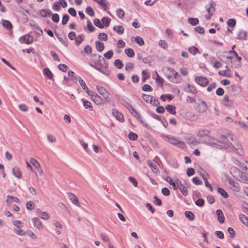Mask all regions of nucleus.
Here are the masks:
<instances>
[{
  "label": "nucleus",
  "instance_id": "4be33fe9",
  "mask_svg": "<svg viewBox=\"0 0 248 248\" xmlns=\"http://www.w3.org/2000/svg\"><path fill=\"white\" fill-rule=\"evenodd\" d=\"M165 108L168 112L171 114L175 115L176 113V107L174 105H168L166 106Z\"/></svg>",
  "mask_w": 248,
  "mask_h": 248
},
{
  "label": "nucleus",
  "instance_id": "cd10ccee",
  "mask_svg": "<svg viewBox=\"0 0 248 248\" xmlns=\"http://www.w3.org/2000/svg\"><path fill=\"white\" fill-rule=\"evenodd\" d=\"M147 162L148 165L152 169V170L154 173H157L159 172V170L158 168L156 167V166L154 164V163H152L151 161L148 160Z\"/></svg>",
  "mask_w": 248,
  "mask_h": 248
},
{
  "label": "nucleus",
  "instance_id": "72a5a7b5",
  "mask_svg": "<svg viewBox=\"0 0 248 248\" xmlns=\"http://www.w3.org/2000/svg\"><path fill=\"white\" fill-rule=\"evenodd\" d=\"M103 96L104 97V99L107 102L109 103H113V102L112 101V97L111 94L108 92L106 93H105V95H103Z\"/></svg>",
  "mask_w": 248,
  "mask_h": 248
},
{
  "label": "nucleus",
  "instance_id": "e433bc0d",
  "mask_svg": "<svg viewBox=\"0 0 248 248\" xmlns=\"http://www.w3.org/2000/svg\"><path fill=\"white\" fill-rule=\"evenodd\" d=\"M83 104L84 107L86 109H89L90 110H93V106H92L91 103L88 100H85L82 99Z\"/></svg>",
  "mask_w": 248,
  "mask_h": 248
},
{
  "label": "nucleus",
  "instance_id": "4d7b16f0",
  "mask_svg": "<svg viewBox=\"0 0 248 248\" xmlns=\"http://www.w3.org/2000/svg\"><path fill=\"white\" fill-rule=\"evenodd\" d=\"M98 38L102 41H106L108 37L107 34L105 32H101L98 34Z\"/></svg>",
  "mask_w": 248,
  "mask_h": 248
},
{
  "label": "nucleus",
  "instance_id": "3c124183",
  "mask_svg": "<svg viewBox=\"0 0 248 248\" xmlns=\"http://www.w3.org/2000/svg\"><path fill=\"white\" fill-rule=\"evenodd\" d=\"M95 63H97L99 66H102L101 62L102 61H105V59L103 58L101 55H98L97 59L94 58Z\"/></svg>",
  "mask_w": 248,
  "mask_h": 248
},
{
  "label": "nucleus",
  "instance_id": "49530a36",
  "mask_svg": "<svg viewBox=\"0 0 248 248\" xmlns=\"http://www.w3.org/2000/svg\"><path fill=\"white\" fill-rule=\"evenodd\" d=\"M96 89L102 96L105 95V93L108 92L105 88L102 86H97Z\"/></svg>",
  "mask_w": 248,
  "mask_h": 248
},
{
  "label": "nucleus",
  "instance_id": "6e6d98bb",
  "mask_svg": "<svg viewBox=\"0 0 248 248\" xmlns=\"http://www.w3.org/2000/svg\"><path fill=\"white\" fill-rule=\"evenodd\" d=\"M86 13L91 16H93L94 15V12L91 6H88L86 8Z\"/></svg>",
  "mask_w": 248,
  "mask_h": 248
},
{
  "label": "nucleus",
  "instance_id": "412c9836",
  "mask_svg": "<svg viewBox=\"0 0 248 248\" xmlns=\"http://www.w3.org/2000/svg\"><path fill=\"white\" fill-rule=\"evenodd\" d=\"M215 5V3L212 2L209 5L206 6V8L208 14H213L216 10Z\"/></svg>",
  "mask_w": 248,
  "mask_h": 248
},
{
  "label": "nucleus",
  "instance_id": "bf43d9fd",
  "mask_svg": "<svg viewBox=\"0 0 248 248\" xmlns=\"http://www.w3.org/2000/svg\"><path fill=\"white\" fill-rule=\"evenodd\" d=\"M194 31L196 32L200 33L201 34H203L205 32L204 28H203L202 27H201V26H197V27H195L194 28Z\"/></svg>",
  "mask_w": 248,
  "mask_h": 248
},
{
  "label": "nucleus",
  "instance_id": "8fccbe9b",
  "mask_svg": "<svg viewBox=\"0 0 248 248\" xmlns=\"http://www.w3.org/2000/svg\"><path fill=\"white\" fill-rule=\"evenodd\" d=\"M188 50L191 54L194 55H196L198 52L200 53V52L199 51V49L194 46L190 47L188 48Z\"/></svg>",
  "mask_w": 248,
  "mask_h": 248
},
{
  "label": "nucleus",
  "instance_id": "f03ea898",
  "mask_svg": "<svg viewBox=\"0 0 248 248\" xmlns=\"http://www.w3.org/2000/svg\"><path fill=\"white\" fill-rule=\"evenodd\" d=\"M210 133L209 130L206 129H200L199 130L197 134V136L201 138L204 139L205 140H209L210 137L209 134Z\"/></svg>",
  "mask_w": 248,
  "mask_h": 248
},
{
  "label": "nucleus",
  "instance_id": "393cba45",
  "mask_svg": "<svg viewBox=\"0 0 248 248\" xmlns=\"http://www.w3.org/2000/svg\"><path fill=\"white\" fill-rule=\"evenodd\" d=\"M247 32L243 31V30H240L237 36V39L239 40H246V36H247Z\"/></svg>",
  "mask_w": 248,
  "mask_h": 248
},
{
  "label": "nucleus",
  "instance_id": "0eeeda50",
  "mask_svg": "<svg viewBox=\"0 0 248 248\" xmlns=\"http://www.w3.org/2000/svg\"><path fill=\"white\" fill-rule=\"evenodd\" d=\"M112 112L113 115L116 118L117 120L120 122H124V116L122 113L120 112L115 108H113L112 110Z\"/></svg>",
  "mask_w": 248,
  "mask_h": 248
},
{
  "label": "nucleus",
  "instance_id": "69168bd1",
  "mask_svg": "<svg viewBox=\"0 0 248 248\" xmlns=\"http://www.w3.org/2000/svg\"><path fill=\"white\" fill-rule=\"evenodd\" d=\"M74 40L75 41V44L78 46L81 43L83 39L81 35H78V36H76Z\"/></svg>",
  "mask_w": 248,
  "mask_h": 248
},
{
  "label": "nucleus",
  "instance_id": "2eb2a0df",
  "mask_svg": "<svg viewBox=\"0 0 248 248\" xmlns=\"http://www.w3.org/2000/svg\"><path fill=\"white\" fill-rule=\"evenodd\" d=\"M171 69H173V68L169 67H164L162 69V71H163L165 76L170 81L172 78V76L170 73L171 74V71L170 70Z\"/></svg>",
  "mask_w": 248,
  "mask_h": 248
},
{
  "label": "nucleus",
  "instance_id": "5701e85b",
  "mask_svg": "<svg viewBox=\"0 0 248 248\" xmlns=\"http://www.w3.org/2000/svg\"><path fill=\"white\" fill-rule=\"evenodd\" d=\"M55 34L56 37H57V38L58 39L59 41L60 42H61L66 47H67L68 46V43L67 41L66 40V37H65V38L63 39V38L61 37V35H60V34L57 33L56 32V31H55Z\"/></svg>",
  "mask_w": 248,
  "mask_h": 248
},
{
  "label": "nucleus",
  "instance_id": "a19ab883",
  "mask_svg": "<svg viewBox=\"0 0 248 248\" xmlns=\"http://www.w3.org/2000/svg\"><path fill=\"white\" fill-rule=\"evenodd\" d=\"M87 28L90 32H93L95 30V27L89 20L87 21Z\"/></svg>",
  "mask_w": 248,
  "mask_h": 248
},
{
  "label": "nucleus",
  "instance_id": "f704fd0d",
  "mask_svg": "<svg viewBox=\"0 0 248 248\" xmlns=\"http://www.w3.org/2000/svg\"><path fill=\"white\" fill-rule=\"evenodd\" d=\"M111 19L107 16L103 17L101 21L102 22V24L104 25V27H108L110 23Z\"/></svg>",
  "mask_w": 248,
  "mask_h": 248
},
{
  "label": "nucleus",
  "instance_id": "37998d69",
  "mask_svg": "<svg viewBox=\"0 0 248 248\" xmlns=\"http://www.w3.org/2000/svg\"><path fill=\"white\" fill-rule=\"evenodd\" d=\"M156 78L155 79L156 82L157 83L158 85L160 87H162L163 84L164 79L159 76V75L158 74L157 72H156Z\"/></svg>",
  "mask_w": 248,
  "mask_h": 248
},
{
  "label": "nucleus",
  "instance_id": "39448f33",
  "mask_svg": "<svg viewBox=\"0 0 248 248\" xmlns=\"http://www.w3.org/2000/svg\"><path fill=\"white\" fill-rule=\"evenodd\" d=\"M195 80L197 84L202 87L206 86L209 83L208 79L206 77L202 76L196 77Z\"/></svg>",
  "mask_w": 248,
  "mask_h": 248
},
{
  "label": "nucleus",
  "instance_id": "9d476101",
  "mask_svg": "<svg viewBox=\"0 0 248 248\" xmlns=\"http://www.w3.org/2000/svg\"><path fill=\"white\" fill-rule=\"evenodd\" d=\"M240 170L235 166H232L230 168V173L234 177L238 178L240 176V173L242 172Z\"/></svg>",
  "mask_w": 248,
  "mask_h": 248
},
{
  "label": "nucleus",
  "instance_id": "b1692460",
  "mask_svg": "<svg viewBox=\"0 0 248 248\" xmlns=\"http://www.w3.org/2000/svg\"><path fill=\"white\" fill-rule=\"evenodd\" d=\"M12 172L14 175L18 178H21L22 174L21 171L19 170V169L18 167H14L12 169Z\"/></svg>",
  "mask_w": 248,
  "mask_h": 248
},
{
  "label": "nucleus",
  "instance_id": "4c0bfd02",
  "mask_svg": "<svg viewBox=\"0 0 248 248\" xmlns=\"http://www.w3.org/2000/svg\"><path fill=\"white\" fill-rule=\"evenodd\" d=\"M124 52L126 55L130 58H132L135 55V52L132 48H126L124 50Z\"/></svg>",
  "mask_w": 248,
  "mask_h": 248
},
{
  "label": "nucleus",
  "instance_id": "a878e982",
  "mask_svg": "<svg viewBox=\"0 0 248 248\" xmlns=\"http://www.w3.org/2000/svg\"><path fill=\"white\" fill-rule=\"evenodd\" d=\"M239 218L242 223L248 227V217L243 214L239 216Z\"/></svg>",
  "mask_w": 248,
  "mask_h": 248
},
{
  "label": "nucleus",
  "instance_id": "7c9ffc66",
  "mask_svg": "<svg viewBox=\"0 0 248 248\" xmlns=\"http://www.w3.org/2000/svg\"><path fill=\"white\" fill-rule=\"evenodd\" d=\"M113 30L119 34H122L124 32V28L122 26H115L113 27Z\"/></svg>",
  "mask_w": 248,
  "mask_h": 248
},
{
  "label": "nucleus",
  "instance_id": "4468645a",
  "mask_svg": "<svg viewBox=\"0 0 248 248\" xmlns=\"http://www.w3.org/2000/svg\"><path fill=\"white\" fill-rule=\"evenodd\" d=\"M218 74L220 76H222L227 78H230L232 76L230 69H229L227 66H226L225 70H220L218 72Z\"/></svg>",
  "mask_w": 248,
  "mask_h": 248
},
{
  "label": "nucleus",
  "instance_id": "774afa93",
  "mask_svg": "<svg viewBox=\"0 0 248 248\" xmlns=\"http://www.w3.org/2000/svg\"><path fill=\"white\" fill-rule=\"evenodd\" d=\"M227 231L230 235V237L232 238H233L235 236V232L234 229L232 227H229L227 229Z\"/></svg>",
  "mask_w": 248,
  "mask_h": 248
},
{
  "label": "nucleus",
  "instance_id": "423d86ee",
  "mask_svg": "<svg viewBox=\"0 0 248 248\" xmlns=\"http://www.w3.org/2000/svg\"><path fill=\"white\" fill-rule=\"evenodd\" d=\"M19 40L21 43L31 44L33 42V38L28 33L20 37Z\"/></svg>",
  "mask_w": 248,
  "mask_h": 248
},
{
  "label": "nucleus",
  "instance_id": "052dcab7",
  "mask_svg": "<svg viewBox=\"0 0 248 248\" xmlns=\"http://www.w3.org/2000/svg\"><path fill=\"white\" fill-rule=\"evenodd\" d=\"M93 23L96 27L100 29H103L104 28V25L101 23V21L99 19H95L93 20Z\"/></svg>",
  "mask_w": 248,
  "mask_h": 248
},
{
  "label": "nucleus",
  "instance_id": "6ab92c4d",
  "mask_svg": "<svg viewBox=\"0 0 248 248\" xmlns=\"http://www.w3.org/2000/svg\"><path fill=\"white\" fill-rule=\"evenodd\" d=\"M119 101L120 103L125 107H126L129 110L132 108V106L126 100H125L123 97L118 96V97Z\"/></svg>",
  "mask_w": 248,
  "mask_h": 248
},
{
  "label": "nucleus",
  "instance_id": "864d4df0",
  "mask_svg": "<svg viewBox=\"0 0 248 248\" xmlns=\"http://www.w3.org/2000/svg\"><path fill=\"white\" fill-rule=\"evenodd\" d=\"M34 207L35 204L31 201L28 202L26 203V208L29 211L33 210L34 208Z\"/></svg>",
  "mask_w": 248,
  "mask_h": 248
},
{
  "label": "nucleus",
  "instance_id": "ddd939ff",
  "mask_svg": "<svg viewBox=\"0 0 248 248\" xmlns=\"http://www.w3.org/2000/svg\"><path fill=\"white\" fill-rule=\"evenodd\" d=\"M68 198L73 203H74V204L78 206H80L78 197L75 194L71 193H68Z\"/></svg>",
  "mask_w": 248,
  "mask_h": 248
},
{
  "label": "nucleus",
  "instance_id": "13d9d810",
  "mask_svg": "<svg viewBox=\"0 0 248 248\" xmlns=\"http://www.w3.org/2000/svg\"><path fill=\"white\" fill-rule=\"evenodd\" d=\"M138 137V135L133 132H130L128 134V138L131 140H136Z\"/></svg>",
  "mask_w": 248,
  "mask_h": 248
},
{
  "label": "nucleus",
  "instance_id": "1a4fd4ad",
  "mask_svg": "<svg viewBox=\"0 0 248 248\" xmlns=\"http://www.w3.org/2000/svg\"><path fill=\"white\" fill-rule=\"evenodd\" d=\"M91 98L96 105H99L104 103L101 97L97 95L95 93L93 95L91 94Z\"/></svg>",
  "mask_w": 248,
  "mask_h": 248
},
{
  "label": "nucleus",
  "instance_id": "a18cd8bd",
  "mask_svg": "<svg viewBox=\"0 0 248 248\" xmlns=\"http://www.w3.org/2000/svg\"><path fill=\"white\" fill-rule=\"evenodd\" d=\"M217 191L224 198H226L228 197L227 192L222 188L218 187L217 188Z\"/></svg>",
  "mask_w": 248,
  "mask_h": 248
},
{
  "label": "nucleus",
  "instance_id": "f257e3e1",
  "mask_svg": "<svg viewBox=\"0 0 248 248\" xmlns=\"http://www.w3.org/2000/svg\"><path fill=\"white\" fill-rule=\"evenodd\" d=\"M220 139L221 140V143L222 144L227 145L229 147L232 146L231 141L234 140V137L230 132L221 135Z\"/></svg>",
  "mask_w": 248,
  "mask_h": 248
},
{
  "label": "nucleus",
  "instance_id": "9b49d317",
  "mask_svg": "<svg viewBox=\"0 0 248 248\" xmlns=\"http://www.w3.org/2000/svg\"><path fill=\"white\" fill-rule=\"evenodd\" d=\"M184 91L187 93H192L193 94H196L198 91L196 87L192 85L187 84V87L184 89Z\"/></svg>",
  "mask_w": 248,
  "mask_h": 248
},
{
  "label": "nucleus",
  "instance_id": "ea45409f",
  "mask_svg": "<svg viewBox=\"0 0 248 248\" xmlns=\"http://www.w3.org/2000/svg\"><path fill=\"white\" fill-rule=\"evenodd\" d=\"M68 75L69 77H71V80L74 82L76 83L77 82V80L78 79V76L76 77L75 76V73L73 71H72L71 70L69 71L68 72Z\"/></svg>",
  "mask_w": 248,
  "mask_h": 248
},
{
  "label": "nucleus",
  "instance_id": "aec40b11",
  "mask_svg": "<svg viewBox=\"0 0 248 248\" xmlns=\"http://www.w3.org/2000/svg\"><path fill=\"white\" fill-rule=\"evenodd\" d=\"M39 13L43 17H46L47 16H50L52 14L51 11L49 9H41L39 11Z\"/></svg>",
  "mask_w": 248,
  "mask_h": 248
},
{
  "label": "nucleus",
  "instance_id": "2f4dec72",
  "mask_svg": "<svg viewBox=\"0 0 248 248\" xmlns=\"http://www.w3.org/2000/svg\"><path fill=\"white\" fill-rule=\"evenodd\" d=\"M178 189H179L184 196H186L188 195V191L186 186H185L183 184L181 186H179Z\"/></svg>",
  "mask_w": 248,
  "mask_h": 248
},
{
  "label": "nucleus",
  "instance_id": "680f3d73",
  "mask_svg": "<svg viewBox=\"0 0 248 248\" xmlns=\"http://www.w3.org/2000/svg\"><path fill=\"white\" fill-rule=\"evenodd\" d=\"M52 8L53 10L55 11H59L61 9V7L60 6L59 2L56 1L55 2L52 6Z\"/></svg>",
  "mask_w": 248,
  "mask_h": 248
},
{
  "label": "nucleus",
  "instance_id": "6e6552de",
  "mask_svg": "<svg viewBox=\"0 0 248 248\" xmlns=\"http://www.w3.org/2000/svg\"><path fill=\"white\" fill-rule=\"evenodd\" d=\"M229 183L231 186V188L234 191L238 192L240 190L239 184L235 183L232 179H228Z\"/></svg>",
  "mask_w": 248,
  "mask_h": 248
},
{
  "label": "nucleus",
  "instance_id": "c756f323",
  "mask_svg": "<svg viewBox=\"0 0 248 248\" xmlns=\"http://www.w3.org/2000/svg\"><path fill=\"white\" fill-rule=\"evenodd\" d=\"M185 215L186 217L190 221L194 220L195 216L192 212L186 211L185 212Z\"/></svg>",
  "mask_w": 248,
  "mask_h": 248
},
{
  "label": "nucleus",
  "instance_id": "5fc2aeb1",
  "mask_svg": "<svg viewBox=\"0 0 248 248\" xmlns=\"http://www.w3.org/2000/svg\"><path fill=\"white\" fill-rule=\"evenodd\" d=\"M30 161L36 169L41 166L39 162L33 158H31Z\"/></svg>",
  "mask_w": 248,
  "mask_h": 248
},
{
  "label": "nucleus",
  "instance_id": "338daca9",
  "mask_svg": "<svg viewBox=\"0 0 248 248\" xmlns=\"http://www.w3.org/2000/svg\"><path fill=\"white\" fill-rule=\"evenodd\" d=\"M142 98L146 102L150 103V100L153 99L154 97L150 95L143 94Z\"/></svg>",
  "mask_w": 248,
  "mask_h": 248
},
{
  "label": "nucleus",
  "instance_id": "09e8293b",
  "mask_svg": "<svg viewBox=\"0 0 248 248\" xmlns=\"http://www.w3.org/2000/svg\"><path fill=\"white\" fill-rule=\"evenodd\" d=\"M11 199L13 201L16 202H19V200L18 198L13 196H10L8 195L7 197V200L6 202H11L10 201V200Z\"/></svg>",
  "mask_w": 248,
  "mask_h": 248
},
{
  "label": "nucleus",
  "instance_id": "a211bd4d",
  "mask_svg": "<svg viewBox=\"0 0 248 248\" xmlns=\"http://www.w3.org/2000/svg\"><path fill=\"white\" fill-rule=\"evenodd\" d=\"M216 214L217 216V218L219 222L220 223H224L225 220V217L222 210L220 209H217L216 211Z\"/></svg>",
  "mask_w": 248,
  "mask_h": 248
},
{
  "label": "nucleus",
  "instance_id": "de8ad7c7",
  "mask_svg": "<svg viewBox=\"0 0 248 248\" xmlns=\"http://www.w3.org/2000/svg\"><path fill=\"white\" fill-rule=\"evenodd\" d=\"M231 66L233 67L234 68H240L242 66V64H240L238 62H237V59L235 58L233 61H231Z\"/></svg>",
  "mask_w": 248,
  "mask_h": 248
},
{
  "label": "nucleus",
  "instance_id": "c85d7f7f",
  "mask_svg": "<svg viewBox=\"0 0 248 248\" xmlns=\"http://www.w3.org/2000/svg\"><path fill=\"white\" fill-rule=\"evenodd\" d=\"M2 26L7 30H10L13 27L11 23L8 20H2Z\"/></svg>",
  "mask_w": 248,
  "mask_h": 248
},
{
  "label": "nucleus",
  "instance_id": "dca6fc26",
  "mask_svg": "<svg viewBox=\"0 0 248 248\" xmlns=\"http://www.w3.org/2000/svg\"><path fill=\"white\" fill-rule=\"evenodd\" d=\"M32 221L33 223L34 226L38 229H41L43 228V224L40 221V219L38 217H34L32 218Z\"/></svg>",
  "mask_w": 248,
  "mask_h": 248
},
{
  "label": "nucleus",
  "instance_id": "0e129e2a",
  "mask_svg": "<svg viewBox=\"0 0 248 248\" xmlns=\"http://www.w3.org/2000/svg\"><path fill=\"white\" fill-rule=\"evenodd\" d=\"M142 90L145 92H151L153 91V88L150 85L146 84L142 87Z\"/></svg>",
  "mask_w": 248,
  "mask_h": 248
},
{
  "label": "nucleus",
  "instance_id": "79ce46f5",
  "mask_svg": "<svg viewBox=\"0 0 248 248\" xmlns=\"http://www.w3.org/2000/svg\"><path fill=\"white\" fill-rule=\"evenodd\" d=\"M135 41L140 46H142L144 44V41L142 38L139 36H137L135 38Z\"/></svg>",
  "mask_w": 248,
  "mask_h": 248
},
{
  "label": "nucleus",
  "instance_id": "c9c22d12",
  "mask_svg": "<svg viewBox=\"0 0 248 248\" xmlns=\"http://www.w3.org/2000/svg\"><path fill=\"white\" fill-rule=\"evenodd\" d=\"M187 21L192 26H196L199 23V20L197 18L190 17L188 19Z\"/></svg>",
  "mask_w": 248,
  "mask_h": 248
},
{
  "label": "nucleus",
  "instance_id": "bb28decb",
  "mask_svg": "<svg viewBox=\"0 0 248 248\" xmlns=\"http://www.w3.org/2000/svg\"><path fill=\"white\" fill-rule=\"evenodd\" d=\"M95 47L99 52H102L105 48L104 43L99 41L95 42Z\"/></svg>",
  "mask_w": 248,
  "mask_h": 248
},
{
  "label": "nucleus",
  "instance_id": "c03bdc74",
  "mask_svg": "<svg viewBox=\"0 0 248 248\" xmlns=\"http://www.w3.org/2000/svg\"><path fill=\"white\" fill-rule=\"evenodd\" d=\"M227 24L230 27L233 28L236 25V21L235 19L231 18L228 20Z\"/></svg>",
  "mask_w": 248,
  "mask_h": 248
},
{
  "label": "nucleus",
  "instance_id": "20e7f679",
  "mask_svg": "<svg viewBox=\"0 0 248 248\" xmlns=\"http://www.w3.org/2000/svg\"><path fill=\"white\" fill-rule=\"evenodd\" d=\"M170 70L171 71V74L173 75V78L172 77L170 81L176 84L180 83L182 80L181 76L174 69H171Z\"/></svg>",
  "mask_w": 248,
  "mask_h": 248
},
{
  "label": "nucleus",
  "instance_id": "f8f14e48",
  "mask_svg": "<svg viewBox=\"0 0 248 248\" xmlns=\"http://www.w3.org/2000/svg\"><path fill=\"white\" fill-rule=\"evenodd\" d=\"M222 103L225 106L231 107L233 105V102L230 99L227 95H225L222 101Z\"/></svg>",
  "mask_w": 248,
  "mask_h": 248
},
{
  "label": "nucleus",
  "instance_id": "58836bf2",
  "mask_svg": "<svg viewBox=\"0 0 248 248\" xmlns=\"http://www.w3.org/2000/svg\"><path fill=\"white\" fill-rule=\"evenodd\" d=\"M114 65L118 69H121L124 66V64L121 60L117 59L114 62Z\"/></svg>",
  "mask_w": 248,
  "mask_h": 248
},
{
  "label": "nucleus",
  "instance_id": "603ef678",
  "mask_svg": "<svg viewBox=\"0 0 248 248\" xmlns=\"http://www.w3.org/2000/svg\"><path fill=\"white\" fill-rule=\"evenodd\" d=\"M116 14L119 18L122 19L124 17L125 13L123 9L119 8L117 10Z\"/></svg>",
  "mask_w": 248,
  "mask_h": 248
},
{
  "label": "nucleus",
  "instance_id": "7ed1b4c3",
  "mask_svg": "<svg viewBox=\"0 0 248 248\" xmlns=\"http://www.w3.org/2000/svg\"><path fill=\"white\" fill-rule=\"evenodd\" d=\"M199 101L200 102L198 104L196 109L200 113H203L207 109V105L204 101L202 100L201 99H199Z\"/></svg>",
  "mask_w": 248,
  "mask_h": 248
},
{
  "label": "nucleus",
  "instance_id": "f3484780",
  "mask_svg": "<svg viewBox=\"0 0 248 248\" xmlns=\"http://www.w3.org/2000/svg\"><path fill=\"white\" fill-rule=\"evenodd\" d=\"M238 178V180L240 182L243 183L248 184V176H247L243 171H242L240 176H239Z\"/></svg>",
  "mask_w": 248,
  "mask_h": 248
},
{
  "label": "nucleus",
  "instance_id": "e2e57ef3",
  "mask_svg": "<svg viewBox=\"0 0 248 248\" xmlns=\"http://www.w3.org/2000/svg\"><path fill=\"white\" fill-rule=\"evenodd\" d=\"M134 64L132 62H127L125 64V69L127 71H130L132 70L134 68Z\"/></svg>",
  "mask_w": 248,
  "mask_h": 248
},
{
  "label": "nucleus",
  "instance_id": "473e14b6",
  "mask_svg": "<svg viewBox=\"0 0 248 248\" xmlns=\"http://www.w3.org/2000/svg\"><path fill=\"white\" fill-rule=\"evenodd\" d=\"M44 74L49 79H51L53 78V75L48 68L44 69Z\"/></svg>",
  "mask_w": 248,
  "mask_h": 248
}]
</instances>
